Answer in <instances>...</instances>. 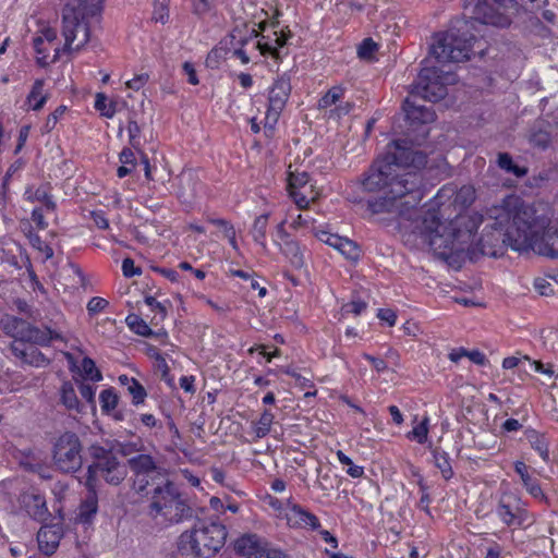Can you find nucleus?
Instances as JSON below:
<instances>
[{"label": "nucleus", "instance_id": "obj_3", "mask_svg": "<svg viewBox=\"0 0 558 558\" xmlns=\"http://www.w3.org/2000/svg\"><path fill=\"white\" fill-rule=\"evenodd\" d=\"M453 195V187L447 185L440 187L433 199L426 204L427 208L414 228V233L421 239L422 243L428 245L441 257L449 256L453 251L461 248L463 244L473 241L482 221L480 216L458 215L447 223L442 222L441 207ZM473 201V189L463 186L456 193L453 203H462L468 206Z\"/></svg>", "mask_w": 558, "mask_h": 558}, {"label": "nucleus", "instance_id": "obj_11", "mask_svg": "<svg viewBox=\"0 0 558 558\" xmlns=\"http://www.w3.org/2000/svg\"><path fill=\"white\" fill-rule=\"evenodd\" d=\"M291 73L278 74L268 88L267 109L263 120V130L267 138H272L276 125L290 98L292 85Z\"/></svg>", "mask_w": 558, "mask_h": 558}, {"label": "nucleus", "instance_id": "obj_45", "mask_svg": "<svg viewBox=\"0 0 558 558\" xmlns=\"http://www.w3.org/2000/svg\"><path fill=\"white\" fill-rule=\"evenodd\" d=\"M337 459L340 464L343 466H348L345 470V473L351 476L352 478H361L364 476V468L362 465H356L353 463L352 459L347 456L343 451L338 450Z\"/></svg>", "mask_w": 558, "mask_h": 558}, {"label": "nucleus", "instance_id": "obj_4", "mask_svg": "<svg viewBox=\"0 0 558 558\" xmlns=\"http://www.w3.org/2000/svg\"><path fill=\"white\" fill-rule=\"evenodd\" d=\"M281 11L275 9L270 20L258 23V29L242 31L234 28L230 33V48L232 58L240 60L242 64L250 63L254 57H271L279 62L282 59L280 49L283 48L291 37L289 26L278 31Z\"/></svg>", "mask_w": 558, "mask_h": 558}, {"label": "nucleus", "instance_id": "obj_15", "mask_svg": "<svg viewBox=\"0 0 558 558\" xmlns=\"http://www.w3.org/2000/svg\"><path fill=\"white\" fill-rule=\"evenodd\" d=\"M515 0H477L473 9V19L486 25L508 27L511 19L507 10Z\"/></svg>", "mask_w": 558, "mask_h": 558}, {"label": "nucleus", "instance_id": "obj_5", "mask_svg": "<svg viewBox=\"0 0 558 558\" xmlns=\"http://www.w3.org/2000/svg\"><path fill=\"white\" fill-rule=\"evenodd\" d=\"M74 1L76 5L68 3L62 12V35L64 37L62 49L45 44L40 38L33 39L38 66L46 69L59 60L61 51H77L88 43L90 29L87 19L97 17L101 12L99 14L88 13L87 9L90 5V0L87 2L82 0Z\"/></svg>", "mask_w": 558, "mask_h": 558}, {"label": "nucleus", "instance_id": "obj_33", "mask_svg": "<svg viewBox=\"0 0 558 558\" xmlns=\"http://www.w3.org/2000/svg\"><path fill=\"white\" fill-rule=\"evenodd\" d=\"M430 453L434 459V464L440 471L442 478L445 481L451 480L454 475V472L451 465L449 453L440 447L433 448Z\"/></svg>", "mask_w": 558, "mask_h": 558}, {"label": "nucleus", "instance_id": "obj_12", "mask_svg": "<svg viewBox=\"0 0 558 558\" xmlns=\"http://www.w3.org/2000/svg\"><path fill=\"white\" fill-rule=\"evenodd\" d=\"M83 447L80 437L73 432H65L58 437L52 450L57 469L63 473H75L83 465Z\"/></svg>", "mask_w": 558, "mask_h": 558}, {"label": "nucleus", "instance_id": "obj_43", "mask_svg": "<svg viewBox=\"0 0 558 558\" xmlns=\"http://www.w3.org/2000/svg\"><path fill=\"white\" fill-rule=\"evenodd\" d=\"M345 88L341 85L330 87L318 100L320 109H327L343 98Z\"/></svg>", "mask_w": 558, "mask_h": 558}, {"label": "nucleus", "instance_id": "obj_50", "mask_svg": "<svg viewBox=\"0 0 558 558\" xmlns=\"http://www.w3.org/2000/svg\"><path fill=\"white\" fill-rule=\"evenodd\" d=\"M417 485H418V488H420V492H421V497H420V500L417 502V507L423 510L428 517H432V511H430V504H432V497L428 493V486L427 484L424 482L423 478H421L418 482H417Z\"/></svg>", "mask_w": 558, "mask_h": 558}, {"label": "nucleus", "instance_id": "obj_46", "mask_svg": "<svg viewBox=\"0 0 558 558\" xmlns=\"http://www.w3.org/2000/svg\"><path fill=\"white\" fill-rule=\"evenodd\" d=\"M333 248L338 250L348 259L355 260L360 256L359 246L348 238L340 236V241L337 242Z\"/></svg>", "mask_w": 558, "mask_h": 558}, {"label": "nucleus", "instance_id": "obj_14", "mask_svg": "<svg viewBox=\"0 0 558 558\" xmlns=\"http://www.w3.org/2000/svg\"><path fill=\"white\" fill-rule=\"evenodd\" d=\"M128 465L134 476L133 488L141 495H148L149 487L166 477L162 469L148 453H140L130 458Z\"/></svg>", "mask_w": 558, "mask_h": 558}, {"label": "nucleus", "instance_id": "obj_42", "mask_svg": "<svg viewBox=\"0 0 558 558\" xmlns=\"http://www.w3.org/2000/svg\"><path fill=\"white\" fill-rule=\"evenodd\" d=\"M26 236L28 239V242L33 248L40 252L45 259H50L53 256V250L52 247L45 242L40 235L33 230V228L29 226L28 231L26 232Z\"/></svg>", "mask_w": 558, "mask_h": 558}, {"label": "nucleus", "instance_id": "obj_41", "mask_svg": "<svg viewBox=\"0 0 558 558\" xmlns=\"http://www.w3.org/2000/svg\"><path fill=\"white\" fill-rule=\"evenodd\" d=\"M310 182V175L306 171H292L291 166L289 167L287 178V191L289 194L299 189H307Z\"/></svg>", "mask_w": 558, "mask_h": 558}, {"label": "nucleus", "instance_id": "obj_10", "mask_svg": "<svg viewBox=\"0 0 558 558\" xmlns=\"http://www.w3.org/2000/svg\"><path fill=\"white\" fill-rule=\"evenodd\" d=\"M1 328L7 336L13 338V342H29L48 347L54 340H63L61 332L57 329L39 328L13 315H7L1 319Z\"/></svg>", "mask_w": 558, "mask_h": 558}, {"label": "nucleus", "instance_id": "obj_24", "mask_svg": "<svg viewBox=\"0 0 558 558\" xmlns=\"http://www.w3.org/2000/svg\"><path fill=\"white\" fill-rule=\"evenodd\" d=\"M63 537V529L59 524H45L37 533V543L39 550L46 555H53Z\"/></svg>", "mask_w": 558, "mask_h": 558}, {"label": "nucleus", "instance_id": "obj_52", "mask_svg": "<svg viewBox=\"0 0 558 558\" xmlns=\"http://www.w3.org/2000/svg\"><path fill=\"white\" fill-rule=\"evenodd\" d=\"M282 373L292 377L295 380L296 387H299L300 389H308L315 387L311 378L302 376L295 368L291 366L283 368Z\"/></svg>", "mask_w": 558, "mask_h": 558}, {"label": "nucleus", "instance_id": "obj_34", "mask_svg": "<svg viewBox=\"0 0 558 558\" xmlns=\"http://www.w3.org/2000/svg\"><path fill=\"white\" fill-rule=\"evenodd\" d=\"M60 401L69 411H81V403L71 381H64L61 385Z\"/></svg>", "mask_w": 558, "mask_h": 558}, {"label": "nucleus", "instance_id": "obj_53", "mask_svg": "<svg viewBox=\"0 0 558 558\" xmlns=\"http://www.w3.org/2000/svg\"><path fill=\"white\" fill-rule=\"evenodd\" d=\"M109 306V302L101 296H93L86 305L87 313L90 317L105 312Z\"/></svg>", "mask_w": 558, "mask_h": 558}, {"label": "nucleus", "instance_id": "obj_51", "mask_svg": "<svg viewBox=\"0 0 558 558\" xmlns=\"http://www.w3.org/2000/svg\"><path fill=\"white\" fill-rule=\"evenodd\" d=\"M68 107L64 105H60L57 107L46 119V122L43 126V133H50L57 125L58 121L63 117Z\"/></svg>", "mask_w": 558, "mask_h": 558}, {"label": "nucleus", "instance_id": "obj_38", "mask_svg": "<svg viewBox=\"0 0 558 558\" xmlns=\"http://www.w3.org/2000/svg\"><path fill=\"white\" fill-rule=\"evenodd\" d=\"M497 163L502 170L512 173L517 178H522L527 174L529 170L524 166H519L513 162L512 157L508 153H500L498 155Z\"/></svg>", "mask_w": 558, "mask_h": 558}, {"label": "nucleus", "instance_id": "obj_17", "mask_svg": "<svg viewBox=\"0 0 558 558\" xmlns=\"http://www.w3.org/2000/svg\"><path fill=\"white\" fill-rule=\"evenodd\" d=\"M286 223L287 220H282L276 226L272 242L291 267L295 270H300L305 266L304 253L299 241L294 240L286 230Z\"/></svg>", "mask_w": 558, "mask_h": 558}, {"label": "nucleus", "instance_id": "obj_48", "mask_svg": "<svg viewBox=\"0 0 558 558\" xmlns=\"http://www.w3.org/2000/svg\"><path fill=\"white\" fill-rule=\"evenodd\" d=\"M378 50V45L373 38H364L357 47V57L363 60H371Z\"/></svg>", "mask_w": 558, "mask_h": 558}, {"label": "nucleus", "instance_id": "obj_36", "mask_svg": "<svg viewBox=\"0 0 558 558\" xmlns=\"http://www.w3.org/2000/svg\"><path fill=\"white\" fill-rule=\"evenodd\" d=\"M275 415L270 410H264L256 422H253L252 429L256 438L266 437L274 423Z\"/></svg>", "mask_w": 558, "mask_h": 558}, {"label": "nucleus", "instance_id": "obj_59", "mask_svg": "<svg viewBox=\"0 0 558 558\" xmlns=\"http://www.w3.org/2000/svg\"><path fill=\"white\" fill-rule=\"evenodd\" d=\"M182 74L186 76V81L189 84L196 86L199 84V78L197 75V71L195 69V64L191 61H185L182 64Z\"/></svg>", "mask_w": 558, "mask_h": 558}, {"label": "nucleus", "instance_id": "obj_47", "mask_svg": "<svg viewBox=\"0 0 558 558\" xmlns=\"http://www.w3.org/2000/svg\"><path fill=\"white\" fill-rule=\"evenodd\" d=\"M169 2L170 0L154 1L153 21L161 24H166L169 21Z\"/></svg>", "mask_w": 558, "mask_h": 558}, {"label": "nucleus", "instance_id": "obj_19", "mask_svg": "<svg viewBox=\"0 0 558 558\" xmlns=\"http://www.w3.org/2000/svg\"><path fill=\"white\" fill-rule=\"evenodd\" d=\"M513 470L519 476L524 490L537 504L550 506V498L544 490L541 480L535 475V470L522 460L513 462Z\"/></svg>", "mask_w": 558, "mask_h": 558}, {"label": "nucleus", "instance_id": "obj_29", "mask_svg": "<svg viewBox=\"0 0 558 558\" xmlns=\"http://www.w3.org/2000/svg\"><path fill=\"white\" fill-rule=\"evenodd\" d=\"M45 80L36 78L25 99L26 110L39 111L48 101V94L44 93Z\"/></svg>", "mask_w": 558, "mask_h": 558}, {"label": "nucleus", "instance_id": "obj_8", "mask_svg": "<svg viewBox=\"0 0 558 558\" xmlns=\"http://www.w3.org/2000/svg\"><path fill=\"white\" fill-rule=\"evenodd\" d=\"M227 535L222 523L198 520L191 531L180 535L178 549L182 556L210 558L225 546Z\"/></svg>", "mask_w": 558, "mask_h": 558}, {"label": "nucleus", "instance_id": "obj_13", "mask_svg": "<svg viewBox=\"0 0 558 558\" xmlns=\"http://www.w3.org/2000/svg\"><path fill=\"white\" fill-rule=\"evenodd\" d=\"M474 36L461 37L453 34H441L437 36L432 46V54L440 63L463 62L473 53Z\"/></svg>", "mask_w": 558, "mask_h": 558}, {"label": "nucleus", "instance_id": "obj_32", "mask_svg": "<svg viewBox=\"0 0 558 558\" xmlns=\"http://www.w3.org/2000/svg\"><path fill=\"white\" fill-rule=\"evenodd\" d=\"M25 201L29 203L39 202L45 207L46 213H53L57 208V204L53 201V196L47 191L46 187H37L35 190L27 189L24 193Z\"/></svg>", "mask_w": 558, "mask_h": 558}, {"label": "nucleus", "instance_id": "obj_27", "mask_svg": "<svg viewBox=\"0 0 558 558\" xmlns=\"http://www.w3.org/2000/svg\"><path fill=\"white\" fill-rule=\"evenodd\" d=\"M524 437L530 444L531 448L539 456V458L547 463L550 459L549 438L546 433H542L531 426L524 429Z\"/></svg>", "mask_w": 558, "mask_h": 558}, {"label": "nucleus", "instance_id": "obj_28", "mask_svg": "<svg viewBox=\"0 0 558 558\" xmlns=\"http://www.w3.org/2000/svg\"><path fill=\"white\" fill-rule=\"evenodd\" d=\"M270 213H264L256 216L250 229V234L256 245L263 252H268L267 229L269 225Z\"/></svg>", "mask_w": 558, "mask_h": 558}, {"label": "nucleus", "instance_id": "obj_49", "mask_svg": "<svg viewBox=\"0 0 558 558\" xmlns=\"http://www.w3.org/2000/svg\"><path fill=\"white\" fill-rule=\"evenodd\" d=\"M264 501L274 510L276 519L283 521V514L288 511V499L282 501L272 495H266Z\"/></svg>", "mask_w": 558, "mask_h": 558}, {"label": "nucleus", "instance_id": "obj_56", "mask_svg": "<svg viewBox=\"0 0 558 558\" xmlns=\"http://www.w3.org/2000/svg\"><path fill=\"white\" fill-rule=\"evenodd\" d=\"M530 142L534 146L545 149L550 145L551 137L548 132L538 130L531 134Z\"/></svg>", "mask_w": 558, "mask_h": 558}, {"label": "nucleus", "instance_id": "obj_1", "mask_svg": "<svg viewBox=\"0 0 558 558\" xmlns=\"http://www.w3.org/2000/svg\"><path fill=\"white\" fill-rule=\"evenodd\" d=\"M494 221L478 239L482 255L497 257L505 246L523 253L558 257V231L550 228L551 209L542 202L525 203L518 195H507L492 209Z\"/></svg>", "mask_w": 558, "mask_h": 558}, {"label": "nucleus", "instance_id": "obj_39", "mask_svg": "<svg viewBox=\"0 0 558 558\" xmlns=\"http://www.w3.org/2000/svg\"><path fill=\"white\" fill-rule=\"evenodd\" d=\"M99 403L102 414H111L118 407L119 396L113 387L101 390L99 395Z\"/></svg>", "mask_w": 558, "mask_h": 558}, {"label": "nucleus", "instance_id": "obj_58", "mask_svg": "<svg viewBox=\"0 0 558 558\" xmlns=\"http://www.w3.org/2000/svg\"><path fill=\"white\" fill-rule=\"evenodd\" d=\"M121 270L125 278H132L142 275V268L136 266L131 257H125L122 260Z\"/></svg>", "mask_w": 558, "mask_h": 558}, {"label": "nucleus", "instance_id": "obj_26", "mask_svg": "<svg viewBox=\"0 0 558 558\" xmlns=\"http://www.w3.org/2000/svg\"><path fill=\"white\" fill-rule=\"evenodd\" d=\"M126 325L131 331L142 337H154L160 344L166 345L169 342L167 331H154L148 324L138 315L130 314L125 318Z\"/></svg>", "mask_w": 558, "mask_h": 558}, {"label": "nucleus", "instance_id": "obj_40", "mask_svg": "<svg viewBox=\"0 0 558 558\" xmlns=\"http://www.w3.org/2000/svg\"><path fill=\"white\" fill-rule=\"evenodd\" d=\"M429 434V417L425 415L420 423L407 433L409 440H414L420 445L426 444Z\"/></svg>", "mask_w": 558, "mask_h": 558}, {"label": "nucleus", "instance_id": "obj_25", "mask_svg": "<svg viewBox=\"0 0 558 558\" xmlns=\"http://www.w3.org/2000/svg\"><path fill=\"white\" fill-rule=\"evenodd\" d=\"M236 551L245 558H263L262 556L272 551H281L277 548L262 547L256 535H243L236 541Z\"/></svg>", "mask_w": 558, "mask_h": 558}, {"label": "nucleus", "instance_id": "obj_60", "mask_svg": "<svg viewBox=\"0 0 558 558\" xmlns=\"http://www.w3.org/2000/svg\"><path fill=\"white\" fill-rule=\"evenodd\" d=\"M119 161L129 168H132V171L135 170L137 165V159L135 153L130 147H124L119 154Z\"/></svg>", "mask_w": 558, "mask_h": 558}, {"label": "nucleus", "instance_id": "obj_64", "mask_svg": "<svg viewBox=\"0 0 558 558\" xmlns=\"http://www.w3.org/2000/svg\"><path fill=\"white\" fill-rule=\"evenodd\" d=\"M215 0H192V11L198 16L207 14L214 4Z\"/></svg>", "mask_w": 558, "mask_h": 558}, {"label": "nucleus", "instance_id": "obj_61", "mask_svg": "<svg viewBox=\"0 0 558 558\" xmlns=\"http://www.w3.org/2000/svg\"><path fill=\"white\" fill-rule=\"evenodd\" d=\"M254 352H259V354L265 359L267 363H270L272 359L279 357L281 355L280 349L275 348L274 351L267 352L264 344H255L248 349L250 354H253Z\"/></svg>", "mask_w": 558, "mask_h": 558}, {"label": "nucleus", "instance_id": "obj_57", "mask_svg": "<svg viewBox=\"0 0 558 558\" xmlns=\"http://www.w3.org/2000/svg\"><path fill=\"white\" fill-rule=\"evenodd\" d=\"M205 220L208 223L220 228V230L222 231L223 236L235 230L233 223L230 220H227L225 218H215L213 216L207 215L205 217Z\"/></svg>", "mask_w": 558, "mask_h": 558}, {"label": "nucleus", "instance_id": "obj_62", "mask_svg": "<svg viewBox=\"0 0 558 558\" xmlns=\"http://www.w3.org/2000/svg\"><path fill=\"white\" fill-rule=\"evenodd\" d=\"M45 207H35L32 210L31 219L35 223L37 230H45L48 228V222L45 219Z\"/></svg>", "mask_w": 558, "mask_h": 558}, {"label": "nucleus", "instance_id": "obj_18", "mask_svg": "<svg viewBox=\"0 0 558 558\" xmlns=\"http://www.w3.org/2000/svg\"><path fill=\"white\" fill-rule=\"evenodd\" d=\"M283 521L288 529L314 532L322 527L319 518L307 508L288 498V511L283 514Z\"/></svg>", "mask_w": 558, "mask_h": 558}, {"label": "nucleus", "instance_id": "obj_31", "mask_svg": "<svg viewBox=\"0 0 558 558\" xmlns=\"http://www.w3.org/2000/svg\"><path fill=\"white\" fill-rule=\"evenodd\" d=\"M367 308V300L362 298L359 291H352L350 300L341 305L340 313L342 317H348L350 315L357 317L365 313Z\"/></svg>", "mask_w": 558, "mask_h": 558}, {"label": "nucleus", "instance_id": "obj_20", "mask_svg": "<svg viewBox=\"0 0 558 558\" xmlns=\"http://www.w3.org/2000/svg\"><path fill=\"white\" fill-rule=\"evenodd\" d=\"M409 199V195L383 193L381 196L366 199V210L371 215L398 213L400 216H404L407 211L415 208L407 203Z\"/></svg>", "mask_w": 558, "mask_h": 558}, {"label": "nucleus", "instance_id": "obj_35", "mask_svg": "<svg viewBox=\"0 0 558 558\" xmlns=\"http://www.w3.org/2000/svg\"><path fill=\"white\" fill-rule=\"evenodd\" d=\"M289 195L300 210L308 208L310 204L317 198V192L311 182L307 184V189H299Z\"/></svg>", "mask_w": 558, "mask_h": 558}, {"label": "nucleus", "instance_id": "obj_37", "mask_svg": "<svg viewBox=\"0 0 558 558\" xmlns=\"http://www.w3.org/2000/svg\"><path fill=\"white\" fill-rule=\"evenodd\" d=\"M94 108L107 119H112L117 113V102L108 99L104 93L96 94Z\"/></svg>", "mask_w": 558, "mask_h": 558}, {"label": "nucleus", "instance_id": "obj_21", "mask_svg": "<svg viewBox=\"0 0 558 558\" xmlns=\"http://www.w3.org/2000/svg\"><path fill=\"white\" fill-rule=\"evenodd\" d=\"M423 102H425V100L418 98L413 92H410L409 96L404 99L402 109L410 125L416 126L435 121V111L432 107H426Z\"/></svg>", "mask_w": 558, "mask_h": 558}, {"label": "nucleus", "instance_id": "obj_55", "mask_svg": "<svg viewBox=\"0 0 558 558\" xmlns=\"http://www.w3.org/2000/svg\"><path fill=\"white\" fill-rule=\"evenodd\" d=\"M129 142L135 149H140L141 146V128L136 121H129L128 123Z\"/></svg>", "mask_w": 558, "mask_h": 558}, {"label": "nucleus", "instance_id": "obj_6", "mask_svg": "<svg viewBox=\"0 0 558 558\" xmlns=\"http://www.w3.org/2000/svg\"><path fill=\"white\" fill-rule=\"evenodd\" d=\"M88 454L92 463L87 466L83 483L93 498L82 505L81 515L85 520L97 512L96 495L99 478H104L110 485H119L126 476L125 466L120 463L112 447L106 448L99 444H93L88 447Z\"/></svg>", "mask_w": 558, "mask_h": 558}, {"label": "nucleus", "instance_id": "obj_7", "mask_svg": "<svg viewBox=\"0 0 558 558\" xmlns=\"http://www.w3.org/2000/svg\"><path fill=\"white\" fill-rule=\"evenodd\" d=\"M148 514L165 523H180L193 517V509L178 486L167 477L149 487Z\"/></svg>", "mask_w": 558, "mask_h": 558}, {"label": "nucleus", "instance_id": "obj_30", "mask_svg": "<svg viewBox=\"0 0 558 558\" xmlns=\"http://www.w3.org/2000/svg\"><path fill=\"white\" fill-rule=\"evenodd\" d=\"M118 379L120 385L125 387L129 395L132 397L133 405L137 407L145 402L147 391L138 379L130 377L128 375H120Z\"/></svg>", "mask_w": 558, "mask_h": 558}, {"label": "nucleus", "instance_id": "obj_63", "mask_svg": "<svg viewBox=\"0 0 558 558\" xmlns=\"http://www.w3.org/2000/svg\"><path fill=\"white\" fill-rule=\"evenodd\" d=\"M315 236L323 243L335 247L338 241H340V235L331 233L327 230L317 229L314 232Z\"/></svg>", "mask_w": 558, "mask_h": 558}, {"label": "nucleus", "instance_id": "obj_44", "mask_svg": "<svg viewBox=\"0 0 558 558\" xmlns=\"http://www.w3.org/2000/svg\"><path fill=\"white\" fill-rule=\"evenodd\" d=\"M82 375L85 379L93 383H99L102 380V374L96 366L95 361L89 356H84L81 362Z\"/></svg>", "mask_w": 558, "mask_h": 558}, {"label": "nucleus", "instance_id": "obj_2", "mask_svg": "<svg viewBox=\"0 0 558 558\" xmlns=\"http://www.w3.org/2000/svg\"><path fill=\"white\" fill-rule=\"evenodd\" d=\"M426 163L425 153L398 138L388 145L383 157L373 160L359 178V184L365 193L409 195L407 203L416 207L425 196L422 170Z\"/></svg>", "mask_w": 558, "mask_h": 558}, {"label": "nucleus", "instance_id": "obj_9", "mask_svg": "<svg viewBox=\"0 0 558 558\" xmlns=\"http://www.w3.org/2000/svg\"><path fill=\"white\" fill-rule=\"evenodd\" d=\"M493 511L498 521L511 531L525 530L534 522L529 502L518 492H501Z\"/></svg>", "mask_w": 558, "mask_h": 558}, {"label": "nucleus", "instance_id": "obj_16", "mask_svg": "<svg viewBox=\"0 0 558 558\" xmlns=\"http://www.w3.org/2000/svg\"><path fill=\"white\" fill-rule=\"evenodd\" d=\"M441 71L436 66H424L417 76V83L411 90L418 98L437 102L447 95V86L442 81Z\"/></svg>", "mask_w": 558, "mask_h": 558}, {"label": "nucleus", "instance_id": "obj_54", "mask_svg": "<svg viewBox=\"0 0 558 558\" xmlns=\"http://www.w3.org/2000/svg\"><path fill=\"white\" fill-rule=\"evenodd\" d=\"M290 228L299 230L314 226L315 219L308 214H296L294 217L290 214Z\"/></svg>", "mask_w": 558, "mask_h": 558}, {"label": "nucleus", "instance_id": "obj_23", "mask_svg": "<svg viewBox=\"0 0 558 558\" xmlns=\"http://www.w3.org/2000/svg\"><path fill=\"white\" fill-rule=\"evenodd\" d=\"M35 345V343L29 342H12L10 349L12 354L24 364L34 367L48 366L50 360Z\"/></svg>", "mask_w": 558, "mask_h": 558}, {"label": "nucleus", "instance_id": "obj_22", "mask_svg": "<svg viewBox=\"0 0 558 558\" xmlns=\"http://www.w3.org/2000/svg\"><path fill=\"white\" fill-rule=\"evenodd\" d=\"M19 502L27 515L35 521L41 522L46 520L49 514L46 498L36 488L22 492L19 497Z\"/></svg>", "mask_w": 558, "mask_h": 558}]
</instances>
